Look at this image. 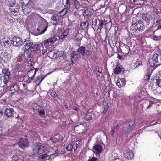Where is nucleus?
I'll list each match as a JSON object with an SVG mask.
<instances>
[{
  "instance_id": "nucleus-20",
  "label": "nucleus",
  "mask_w": 161,
  "mask_h": 161,
  "mask_svg": "<svg viewBox=\"0 0 161 161\" xmlns=\"http://www.w3.org/2000/svg\"><path fill=\"white\" fill-rule=\"evenodd\" d=\"M57 39V38L56 37H52L45 40L44 42H42V44H43L44 43V44H47V43H52L54 42Z\"/></svg>"
},
{
  "instance_id": "nucleus-46",
  "label": "nucleus",
  "mask_w": 161,
  "mask_h": 161,
  "mask_svg": "<svg viewBox=\"0 0 161 161\" xmlns=\"http://www.w3.org/2000/svg\"><path fill=\"white\" fill-rule=\"evenodd\" d=\"M151 74V73H148L147 75H145L144 79L145 80H147L150 79Z\"/></svg>"
},
{
  "instance_id": "nucleus-9",
  "label": "nucleus",
  "mask_w": 161,
  "mask_h": 161,
  "mask_svg": "<svg viewBox=\"0 0 161 161\" xmlns=\"http://www.w3.org/2000/svg\"><path fill=\"white\" fill-rule=\"evenodd\" d=\"M133 151L131 150H126L124 153V156L125 158L129 160L131 159L133 157Z\"/></svg>"
},
{
  "instance_id": "nucleus-59",
  "label": "nucleus",
  "mask_w": 161,
  "mask_h": 161,
  "mask_svg": "<svg viewBox=\"0 0 161 161\" xmlns=\"http://www.w3.org/2000/svg\"><path fill=\"white\" fill-rule=\"evenodd\" d=\"M58 37L60 39H62L65 37V36L62 33L61 35L59 36Z\"/></svg>"
},
{
  "instance_id": "nucleus-64",
  "label": "nucleus",
  "mask_w": 161,
  "mask_h": 161,
  "mask_svg": "<svg viewBox=\"0 0 161 161\" xmlns=\"http://www.w3.org/2000/svg\"><path fill=\"white\" fill-rule=\"evenodd\" d=\"M112 42L113 44V46H115L116 44V41L115 40H112Z\"/></svg>"
},
{
  "instance_id": "nucleus-35",
  "label": "nucleus",
  "mask_w": 161,
  "mask_h": 161,
  "mask_svg": "<svg viewBox=\"0 0 161 161\" xmlns=\"http://www.w3.org/2000/svg\"><path fill=\"white\" fill-rule=\"evenodd\" d=\"M32 108L34 111H38L40 108V106L37 103H34L32 105Z\"/></svg>"
},
{
  "instance_id": "nucleus-48",
  "label": "nucleus",
  "mask_w": 161,
  "mask_h": 161,
  "mask_svg": "<svg viewBox=\"0 0 161 161\" xmlns=\"http://www.w3.org/2000/svg\"><path fill=\"white\" fill-rule=\"evenodd\" d=\"M116 85L119 87L121 88L124 86L122 85V83H121L119 79L117 80V81L116 83Z\"/></svg>"
},
{
  "instance_id": "nucleus-62",
  "label": "nucleus",
  "mask_w": 161,
  "mask_h": 161,
  "mask_svg": "<svg viewBox=\"0 0 161 161\" xmlns=\"http://www.w3.org/2000/svg\"><path fill=\"white\" fill-rule=\"evenodd\" d=\"M154 104V103L153 102H152L151 103H150V104L149 105L148 107H147V109H149V108L151 107L152 106V105Z\"/></svg>"
},
{
  "instance_id": "nucleus-45",
  "label": "nucleus",
  "mask_w": 161,
  "mask_h": 161,
  "mask_svg": "<svg viewBox=\"0 0 161 161\" xmlns=\"http://www.w3.org/2000/svg\"><path fill=\"white\" fill-rule=\"evenodd\" d=\"M18 156L17 155L14 156L12 157V161H20Z\"/></svg>"
},
{
  "instance_id": "nucleus-18",
  "label": "nucleus",
  "mask_w": 161,
  "mask_h": 161,
  "mask_svg": "<svg viewBox=\"0 0 161 161\" xmlns=\"http://www.w3.org/2000/svg\"><path fill=\"white\" fill-rule=\"evenodd\" d=\"M18 80L20 82H27L28 83H29L31 81L27 75H26L20 77Z\"/></svg>"
},
{
  "instance_id": "nucleus-32",
  "label": "nucleus",
  "mask_w": 161,
  "mask_h": 161,
  "mask_svg": "<svg viewBox=\"0 0 161 161\" xmlns=\"http://www.w3.org/2000/svg\"><path fill=\"white\" fill-rule=\"evenodd\" d=\"M31 16V17H32L33 18H35L36 19L37 18H38V17H40L42 19L45 20L44 18H42L41 16L40 15L38 14H37L36 13H32Z\"/></svg>"
},
{
  "instance_id": "nucleus-31",
  "label": "nucleus",
  "mask_w": 161,
  "mask_h": 161,
  "mask_svg": "<svg viewBox=\"0 0 161 161\" xmlns=\"http://www.w3.org/2000/svg\"><path fill=\"white\" fill-rule=\"evenodd\" d=\"M80 35L81 34L79 33L75 34L74 36V40L76 41H80L81 40V37Z\"/></svg>"
},
{
  "instance_id": "nucleus-43",
  "label": "nucleus",
  "mask_w": 161,
  "mask_h": 161,
  "mask_svg": "<svg viewBox=\"0 0 161 161\" xmlns=\"http://www.w3.org/2000/svg\"><path fill=\"white\" fill-rule=\"evenodd\" d=\"M92 53V52L90 50L85 49V52L84 53V55H86L87 56H90Z\"/></svg>"
},
{
  "instance_id": "nucleus-49",
  "label": "nucleus",
  "mask_w": 161,
  "mask_h": 161,
  "mask_svg": "<svg viewBox=\"0 0 161 161\" xmlns=\"http://www.w3.org/2000/svg\"><path fill=\"white\" fill-rule=\"evenodd\" d=\"M116 130V129H114L112 128L110 132V134L113 137L114 136V133Z\"/></svg>"
},
{
  "instance_id": "nucleus-21",
  "label": "nucleus",
  "mask_w": 161,
  "mask_h": 161,
  "mask_svg": "<svg viewBox=\"0 0 161 161\" xmlns=\"http://www.w3.org/2000/svg\"><path fill=\"white\" fill-rule=\"evenodd\" d=\"M20 8V6L18 5L17 3L16 5H14L13 6H11L9 8L10 9L12 12L14 13L17 12H18Z\"/></svg>"
},
{
  "instance_id": "nucleus-22",
  "label": "nucleus",
  "mask_w": 161,
  "mask_h": 161,
  "mask_svg": "<svg viewBox=\"0 0 161 161\" xmlns=\"http://www.w3.org/2000/svg\"><path fill=\"white\" fill-rule=\"evenodd\" d=\"M36 72V70H31L28 71L27 73V75L29 77V78L31 80L33 78Z\"/></svg>"
},
{
  "instance_id": "nucleus-7",
  "label": "nucleus",
  "mask_w": 161,
  "mask_h": 161,
  "mask_svg": "<svg viewBox=\"0 0 161 161\" xmlns=\"http://www.w3.org/2000/svg\"><path fill=\"white\" fill-rule=\"evenodd\" d=\"M18 145L20 147L23 149L27 147L29 145L28 141L26 138H22L19 142Z\"/></svg>"
},
{
  "instance_id": "nucleus-3",
  "label": "nucleus",
  "mask_w": 161,
  "mask_h": 161,
  "mask_svg": "<svg viewBox=\"0 0 161 161\" xmlns=\"http://www.w3.org/2000/svg\"><path fill=\"white\" fill-rule=\"evenodd\" d=\"M44 145L40 142L34 143L32 146L33 154L36 155L42 153L44 150Z\"/></svg>"
},
{
  "instance_id": "nucleus-50",
  "label": "nucleus",
  "mask_w": 161,
  "mask_h": 161,
  "mask_svg": "<svg viewBox=\"0 0 161 161\" xmlns=\"http://www.w3.org/2000/svg\"><path fill=\"white\" fill-rule=\"evenodd\" d=\"M119 80L120 81H121L122 83V85L124 86L126 83V81L125 80V79L123 78H119Z\"/></svg>"
},
{
  "instance_id": "nucleus-14",
  "label": "nucleus",
  "mask_w": 161,
  "mask_h": 161,
  "mask_svg": "<svg viewBox=\"0 0 161 161\" xmlns=\"http://www.w3.org/2000/svg\"><path fill=\"white\" fill-rule=\"evenodd\" d=\"M85 126H86V125L80 124L79 125L75 126L74 128V130H76L80 132L86 130Z\"/></svg>"
},
{
  "instance_id": "nucleus-55",
  "label": "nucleus",
  "mask_w": 161,
  "mask_h": 161,
  "mask_svg": "<svg viewBox=\"0 0 161 161\" xmlns=\"http://www.w3.org/2000/svg\"><path fill=\"white\" fill-rule=\"evenodd\" d=\"M69 29H67L64 31L62 33L64 34L65 36L67 35L69 32Z\"/></svg>"
},
{
  "instance_id": "nucleus-63",
  "label": "nucleus",
  "mask_w": 161,
  "mask_h": 161,
  "mask_svg": "<svg viewBox=\"0 0 161 161\" xmlns=\"http://www.w3.org/2000/svg\"><path fill=\"white\" fill-rule=\"evenodd\" d=\"M88 10H85L83 12V14H85L86 15H88L89 13H88Z\"/></svg>"
},
{
  "instance_id": "nucleus-52",
  "label": "nucleus",
  "mask_w": 161,
  "mask_h": 161,
  "mask_svg": "<svg viewBox=\"0 0 161 161\" xmlns=\"http://www.w3.org/2000/svg\"><path fill=\"white\" fill-rule=\"evenodd\" d=\"M142 64V62L141 61H136L135 62V68L138 67Z\"/></svg>"
},
{
  "instance_id": "nucleus-8",
  "label": "nucleus",
  "mask_w": 161,
  "mask_h": 161,
  "mask_svg": "<svg viewBox=\"0 0 161 161\" xmlns=\"http://www.w3.org/2000/svg\"><path fill=\"white\" fill-rule=\"evenodd\" d=\"M32 55L31 54L30 52H28L25 54V57L27 62L30 64V66L32 65V62L33 63V59L32 57Z\"/></svg>"
},
{
  "instance_id": "nucleus-1",
  "label": "nucleus",
  "mask_w": 161,
  "mask_h": 161,
  "mask_svg": "<svg viewBox=\"0 0 161 161\" xmlns=\"http://www.w3.org/2000/svg\"><path fill=\"white\" fill-rule=\"evenodd\" d=\"M25 47L26 50L30 49L31 52L40 50L39 45L38 44L33 43L29 38L24 39Z\"/></svg>"
},
{
  "instance_id": "nucleus-4",
  "label": "nucleus",
  "mask_w": 161,
  "mask_h": 161,
  "mask_svg": "<svg viewBox=\"0 0 161 161\" xmlns=\"http://www.w3.org/2000/svg\"><path fill=\"white\" fill-rule=\"evenodd\" d=\"M145 27L143 23L141 20H136L135 22L133 21H132L131 27L134 28L136 31L142 30Z\"/></svg>"
},
{
  "instance_id": "nucleus-40",
  "label": "nucleus",
  "mask_w": 161,
  "mask_h": 161,
  "mask_svg": "<svg viewBox=\"0 0 161 161\" xmlns=\"http://www.w3.org/2000/svg\"><path fill=\"white\" fill-rule=\"evenodd\" d=\"M154 80H156V85H158V87H161V79L159 78H158L155 79Z\"/></svg>"
},
{
  "instance_id": "nucleus-33",
  "label": "nucleus",
  "mask_w": 161,
  "mask_h": 161,
  "mask_svg": "<svg viewBox=\"0 0 161 161\" xmlns=\"http://www.w3.org/2000/svg\"><path fill=\"white\" fill-rule=\"evenodd\" d=\"M71 69V65L69 64H67L64 69V72H67L69 71Z\"/></svg>"
},
{
  "instance_id": "nucleus-42",
  "label": "nucleus",
  "mask_w": 161,
  "mask_h": 161,
  "mask_svg": "<svg viewBox=\"0 0 161 161\" xmlns=\"http://www.w3.org/2000/svg\"><path fill=\"white\" fill-rule=\"evenodd\" d=\"M84 119L87 121H90L92 120V117L91 116L88 115L86 114L84 117Z\"/></svg>"
},
{
  "instance_id": "nucleus-23",
  "label": "nucleus",
  "mask_w": 161,
  "mask_h": 161,
  "mask_svg": "<svg viewBox=\"0 0 161 161\" xmlns=\"http://www.w3.org/2000/svg\"><path fill=\"white\" fill-rule=\"evenodd\" d=\"M19 86L17 84H14L12 85L10 88V90L12 93L17 92L19 90Z\"/></svg>"
},
{
  "instance_id": "nucleus-25",
  "label": "nucleus",
  "mask_w": 161,
  "mask_h": 161,
  "mask_svg": "<svg viewBox=\"0 0 161 161\" xmlns=\"http://www.w3.org/2000/svg\"><path fill=\"white\" fill-rule=\"evenodd\" d=\"M16 0H5V3L10 7L13 6L16 4Z\"/></svg>"
},
{
  "instance_id": "nucleus-41",
  "label": "nucleus",
  "mask_w": 161,
  "mask_h": 161,
  "mask_svg": "<svg viewBox=\"0 0 161 161\" xmlns=\"http://www.w3.org/2000/svg\"><path fill=\"white\" fill-rule=\"evenodd\" d=\"M65 6L66 8L69 9L70 6V0H66Z\"/></svg>"
},
{
  "instance_id": "nucleus-53",
  "label": "nucleus",
  "mask_w": 161,
  "mask_h": 161,
  "mask_svg": "<svg viewBox=\"0 0 161 161\" xmlns=\"http://www.w3.org/2000/svg\"><path fill=\"white\" fill-rule=\"evenodd\" d=\"M117 125H118V124H117V122L116 121H115L114 122L113 126L112 128H114V129H117Z\"/></svg>"
},
{
  "instance_id": "nucleus-37",
  "label": "nucleus",
  "mask_w": 161,
  "mask_h": 161,
  "mask_svg": "<svg viewBox=\"0 0 161 161\" xmlns=\"http://www.w3.org/2000/svg\"><path fill=\"white\" fill-rule=\"evenodd\" d=\"M160 20L161 19H160L158 17L156 16L154 18V23L156 24V25H159Z\"/></svg>"
},
{
  "instance_id": "nucleus-56",
  "label": "nucleus",
  "mask_w": 161,
  "mask_h": 161,
  "mask_svg": "<svg viewBox=\"0 0 161 161\" xmlns=\"http://www.w3.org/2000/svg\"><path fill=\"white\" fill-rule=\"evenodd\" d=\"M46 26L45 27V29L43 30L42 31V32H41L40 33V34H43V33H44L45 31L47 30V27H48V22H47L46 23Z\"/></svg>"
},
{
  "instance_id": "nucleus-54",
  "label": "nucleus",
  "mask_w": 161,
  "mask_h": 161,
  "mask_svg": "<svg viewBox=\"0 0 161 161\" xmlns=\"http://www.w3.org/2000/svg\"><path fill=\"white\" fill-rule=\"evenodd\" d=\"M51 95L53 97H56L57 96V95L56 94L55 92L53 91L51 92Z\"/></svg>"
},
{
  "instance_id": "nucleus-61",
  "label": "nucleus",
  "mask_w": 161,
  "mask_h": 161,
  "mask_svg": "<svg viewBox=\"0 0 161 161\" xmlns=\"http://www.w3.org/2000/svg\"><path fill=\"white\" fill-rule=\"evenodd\" d=\"M103 22L102 20L99 23V26L101 29L103 28Z\"/></svg>"
},
{
  "instance_id": "nucleus-60",
  "label": "nucleus",
  "mask_w": 161,
  "mask_h": 161,
  "mask_svg": "<svg viewBox=\"0 0 161 161\" xmlns=\"http://www.w3.org/2000/svg\"><path fill=\"white\" fill-rule=\"evenodd\" d=\"M3 45L6 47H8L10 46V44H7L5 43L4 42H3Z\"/></svg>"
},
{
  "instance_id": "nucleus-16",
  "label": "nucleus",
  "mask_w": 161,
  "mask_h": 161,
  "mask_svg": "<svg viewBox=\"0 0 161 161\" xmlns=\"http://www.w3.org/2000/svg\"><path fill=\"white\" fill-rule=\"evenodd\" d=\"M71 57V60L72 63H73V61L77 60L80 58V55L76 52H74L72 53Z\"/></svg>"
},
{
  "instance_id": "nucleus-12",
  "label": "nucleus",
  "mask_w": 161,
  "mask_h": 161,
  "mask_svg": "<svg viewBox=\"0 0 161 161\" xmlns=\"http://www.w3.org/2000/svg\"><path fill=\"white\" fill-rule=\"evenodd\" d=\"M142 18L146 22L148 25L149 24L150 21L152 19V17L151 15L148 14H143L142 16Z\"/></svg>"
},
{
  "instance_id": "nucleus-47",
  "label": "nucleus",
  "mask_w": 161,
  "mask_h": 161,
  "mask_svg": "<svg viewBox=\"0 0 161 161\" xmlns=\"http://www.w3.org/2000/svg\"><path fill=\"white\" fill-rule=\"evenodd\" d=\"M73 148V146L71 144H69L67 146L66 149L67 151H70Z\"/></svg>"
},
{
  "instance_id": "nucleus-58",
  "label": "nucleus",
  "mask_w": 161,
  "mask_h": 161,
  "mask_svg": "<svg viewBox=\"0 0 161 161\" xmlns=\"http://www.w3.org/2000/svg\"><path fill=\"white\" fill-rule=\"evenodd\" d=\"M96 70L97 72H98L99 73H101L102 71L101 69H100L99 67H97L96 68Z\"/></svg>"
},
{
  "instance_id": "nucleus-36",
  "label": "nucleus",
  "mask_w": 161,
  "mask_h": 161,
  "mask_svg": "<svg viewBox=\"0 0 161 161\" xmlns=\"http://www.w3.org/2000/svg\"><path fill=\"white\" fill-rule=\"evenodd\" d=\"M74 6L76 9L80 8V5L79 2L77 0H74Z\"/></svg>"
},
{
  "instance_id": "nucleus-15",
  "label": "nucleus",
  "mask_w": 161,
  "mask_h": 161,
  "mask_svg": "<svg viewBox=\"0 0 161 161\" xmlns=\"http://www.w3.org/2000/svg\"><path fill=\"white\" fill-rule=\"evenodd\" d=\"M14 113L13 109L11 108H7L5 111V114L8 117L13 116Z\"/></svg>"
},
{
  "instance_id": "nucleus-19",
  "label": "nucleus",
  "mask_w": 161,
  "mask_h": 161,
  "mask_svg": "<svg viewBox=\"0 0 161 161\" xmlns=\"http://www.w3.org/2000/svg\"><path fill=\"white\" fill-rule=\"evenodd\" d=\"M49 156L47 153H44L40 155L38 158V161L42 160V161H45L49 159Z\"/></svg>"
},
{
  "instance_id": "nucleus-30",
  "label": "nucleus",
  "mask_w": 161,
  "mask_h": 161,
  "mask_svg": "<svg viewBox=\"0 0 161 161\" xmlns=\"http://www.w3.org/2000/svg\"><path fill=\"white\" fill-rule=\"evenodd\" d=\"M48 56L51 58H54L56 56L55 52L53 51H50L48 53Z\"/></svg>"
},
{
  "instance_id": "nucleus-10",
  "label": "nucleus",
  "mask_w": 161,
  "mask_h": 161,
  "mask_svg": "<svg viewBox=\"0 0 161 161\" xmlns=\"http://www.w3.org/2000/svg\"><path fill=\"white\" fill-rule=\"evenodd\" d=\"M122 45L120 47V49L122 52L124 54V55L125 56L126 55L129 53L130 49V47L123 42H122Z\"/></svg>"
},
{
  "instance_id": "nucleus-44",
  "label": "nucleus",
  "mask_w": 161,
  "mask_h": 161,
  "mask_svg": "<svg viewBox=\"0 0 161 161\" xmlns=\"http://www.w3.org/2000/svg\"><path fill=\"white\" fill-rule=\"evenodd\" d=\"M44 77H42L40 78V77H38L37 79L36 80V83L37 84H39L41 82L42 80H43L44 79Z\"/></svg>"
},
{
  "instance_id": "nucleus-17",
  "label": "nucleus",
  "mask_w": 161,
  "mask_h": 161,
  "mask_svg": "<svg viewBox=\"0 0 161 161\" xmlns=\"http://www.w3.org/2000/svg\"><path fill=\"white\" fill-rule=\"evenodd\" d=\"M62 139V136L59 134L55 135L51 139V142L56 143L58 141L61 140Z\"/></svg>"
},
{
  "instance_id": "nucleus-24",
  "label": "nucleus",
  "mask_w": 161,
  "mask_h": 161,
  "mask_svg": "<svg viewBox=\"0 0 161 161\" xmlns=\"http://www.w3.org/2000/svg\"><path fill=\"white\" fill-rule=\"evenodd\" d=\"M89 25L88 21L86 20L85 22H81L80 24L81 29L82 30H85Z\"/></svg>"
},
{
  "instance_id": "nucleus-39",
  "label": "nucleus",
  "mask_w": 161,
  "mask_h": 161,
  "mask_svg": "<svg viewBox=\"0 0 161 161\" xmlns=\"http://www.w3.org/2000/svg\"><path fill=\"white\" fill-rule=\"evenodd\" d=\"M67 8H64L62 9L60 12V15L63 16L65 15L67 12Z\"/></svg>"
},
{
  "instance_id": "nucleus-57",
  "label": "nucleus",
  "mask_w": 161,
  "mask_h": 161,
  "mask_svg": "<svg viewBox=\"0 0 161 161\" xmlns=\"http://www.w3.org/2000/svg\"><path fill=\"white\" fill-rule=\"evenodd\" d=\"M97 158L93 157L92 158H89L87 161H97Z\"/></svg>"
},
{
  "instance_id": "nucleus-28",
  "label": "nucleus",
  "mask_w": 161,
  "mask_h": 161,
  "mask_svg": "<svg viewBox=\"0 0 161 161\" xmlns=\"http://www.w3.org/2000/svg\"><path fill=\"white\" fill-rule=\"evenodd\" d=\"M58 149L56 150L55 153H53L50 155L48 158V160H50L53 159V158L58 155Z\"/></svg>"
},
{
  "instance_id": "nucleus-29",
  "label": "nucleus",
  "mask_w": 161,
  "mask_h": 161,
  "mask_svg": "<svg viewBox=\"0 0 161 161\" xmlns=\"http://www.w3.org/2000/svg\"><path fill=\"white\" fill-rule=\"evenodd\" d=\"M51 19L53 21V25H57L58 17L56 15H53L51 17Z\"/></svg>"
},
{
  "instance_id": "nucleus-2",
  "label": "nucleus",
  "mask_w": 161,
  "mask_h": 161,
  "mask_svg": "<svg viewBox=\"0 0 161 161\" xmlns=\"http://www.w3.org/2000/svg\"><path fill=\"white\" fill-rule=\"evenodd\" d=\"M135 121L134 119L131 120L128 122L125 123L123 129V132L125 134H128L132 130L135 126Z\"/></svg>"
},
{
  "instance_id": "nucleus-13",
  "label": "nucleus",
  "mask_w": 161,
  "mask_h": 161,
  "mask_svg": "<svg viewBox=\"0 0 161 161\" xmlns=\"http://www.w3.org/2000/svg\"><path fill=\"white\" fill-rule=\"evenodd\" d=\"M102 146L98 143H96L93 146V151L95 153H99L102 151Z\"/></svg>"
},
{
  "instance_id": "nucleus-34",
  "label": "nucleus",
  "mask_w": 161,
  "mask_h": 161,
  "mask_svg": "<svg viewBox=\"0 0 161 161\" xmlns=\"http://www.w3.org/2000/svg\"><path fill=\"white\" fill-rule=\"evenodd\" d=\"M153 59V56L152 58L150 59L148 61V63H147L148 64H149L150 66H153L155 65L156 64V63H154V61Z\"/></svg>"
},
{
  "instance_id": "nucleus-27",
  "label": "nucleus",
  "mask_w": 161,
  "mask_h": 161,
  "mask_svg": "<svg viewBox=\"0 0 161 161\" xmlns=\"http://www.w3.org/2000/svg\"><path fill=\"white\" fill-rule=\"evenodd\" d=\"M85 49V47L84 46H82L78 48L77 50V52L80 53L83 56H84Z\"/></svg>"
},
{
  "instance_id": "nucleus-5",
  "label": "nucleus",
  "mask_w": 161,
  "mask_h": 161,
  "mask_svg": "<svg viewBox=\"0 0 161 161\" xmlns=\"http://www.w3.org/2000/svg\"><path fill=\"white\" fill-rule=\"evenodd\" d=\"M10 73L8 70H4L0 72V79L3 80L4 84H7L9 80L10 77Z\"/></svg>"
},
{
  "instance_id": "nucleus-11",
  "label": "nucleus",
  "mask_w": 161,
  "mask_h": 161,
  "mask_svg": "<svg viewBox=\"0 0 161 161\" xmlns=\"http://www.w3.org/2000/svg\"><path fill=\"white\" fill-rule=\"evenodd\" d=\"M153 60L154 63H156V65H161V55H158L157 54H155L153 56Z\"/></svg>"
},
{
  "instance_id": "nucleus-51",
  "label": "nucleus",
  "mask_w": 161,
  "mask_h": 161,
  "mask_svg": "<svg viewBox=\"0 0 161 161\" xmlns=\"http://www.w3.org/2000/svg\"><path fill=\"white\" fill-rule=\"evenodd\" d=\"M38 112L39 113V115L40 116L44 115L45 114V111L43 109H39V111H38Z\"/></svg>"
},
{
  "instance_id": "nucleus-6",
  "label": "nucleus",
  "mask_w": 161,
  "mask_h": 161,
  "mask_svg": "<svg viewBox=\"0 0 161 161\" xmlns=\"http://www.w3.org/2000/svg\"><path fill=\"white\" fill-rule=\"evenodd\" d=\"M12 42L13 44L15 46H19L22 44L25 45L24 41H23L22 39L16 36H14L13 38Z\"/></svg>"
},
{
  "instance_id": "nucleus-38",
  "label": "nucleus",
  "mask_w": 161,
  "mask_h": 161,
  "mask_svg": "<svg viewBox=\"0 0 161 161\" xmlns=\"http://www.w3.org/2000/svg\"><path fill=\"white\" fill-rule=\"evenodd\" d=\"M121 71V69L120 68L117 66L114 69V73L116 74H119Z\"/></svg>"
},
{
  "instance_id": "nucleus-26",
  "label": "nucleus",
  "mask_w": 161,
  "mask_h": 161,
  "mask_svg": "<svg viewBox=\"0 0 161 161\" xmlns=\"http://www.w3.org/2000/svg\"><path fill=\"white\" fill-rule=\"evenodd\" d=\"M3 58L5 59L7 61H9L11 59L10 55L7 52H3Z\"/></svg>"
}]
</instances>
